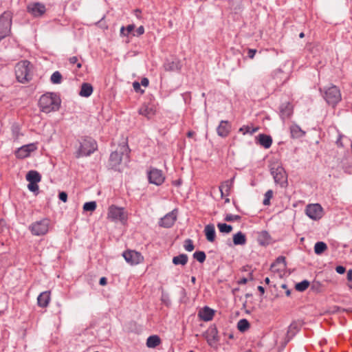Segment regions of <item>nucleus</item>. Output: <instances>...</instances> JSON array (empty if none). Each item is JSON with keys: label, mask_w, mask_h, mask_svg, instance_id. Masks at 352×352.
<instances>
[{"label": "nucleus", "mask_w": 352, "mask_h": 352, "mask_svg": "<svg viewBox=\"0 0 352 352\" xmlns=\"http://www.w3.org/2000/svg\"><path fill=\"white\" fill-rule=\"evenodd\" d=\"M188 261V256L186 254H180L178 256H175L173 258L172 262L175 265H181L184 266L187 264Z\"/></svg>", "instance_id": "nucleus-31"}, {"label": "nucleus", "mask_w": 352, "mask_h": 352, "mask_svg": "<svg viewBox=\"0 0 352 352\" xmlns=\"http://www.w3.org/2000/svg\"><path fill=\"white\" fill-rule=\"evenodd\" d=\"M161 343V339L158 336H150L146 340V346L148 348H155Z\"/></svg>", "instance_id": "nucleus-32"}, {"label": "nucleus", "mask_w": 352, "mask_h": 352, "mask_svg": "<svg viewBox=\"0 0 352 352\" xmlns=\"http://www.w3.org/2000/svg\"><path fill=\"white\" fill-rule=\"evenodd\" d=\"M28 145L32 146H32L31 147L28 146V148H27V150H28L29 155H30V153L32 151H35L36 149V146L34 144H33V143L32 144H29Z\"/></svg>", "instance_id": "nucleus-55"}, {"label": "nucleus", "mask_w": 352, "mask_h": 352, "mask_svg": "<svg viewBox=\"0 0 352 352\" xmlns=\"http://www.w3.org/2000/svg\"><path fill=\"white\" fill-rule=\"evenodd\" d=\"M58 198L60 201L63 202H66L67 201V192L62 191L58 194Z\"/></svg>", "instance_id": "nucleus-51"}, {"label": "nucleus", "mask_w": 352, "mask_h": 352, "mask_svg": "<svg viewBox=\"0 0 352 352\" xmlns=\"http://www.w3.org/2000/svg\"><path fill=\"white\" fill-rule=\"evenodd\" d=\"M184 248L186 251L192 252L195 248L192 240L190 239H186L184 241Z\"/></svg>", "instance_id": "nucleus-45"}, {"label": "nucleus", "mask_w": 352, "mask_h": 352, "mask_svg": "<svg viewBox=\"0 0 352 352\" xmlns=\"http://www.w3.org/2000/svg\"><path fill=\"white\" fill-rule=\"evenodd\" d=\"M219 341L218 336V330L215 325H211L207 331V342L210 346H213L214 344Z\"/></svg>", "instance_id": "nucleus-16"}, {"label": "nucleus", "mask_w": 352, "mask_h": 352, "mask_svg": "<svg viewBox=\"0 0 352 352\" xmlns=\"http://www.w3.org/2000/svg\"><path fill=\"white\" fill-rule=\"evenodd\" d=\"M336 271L339 274H343L346 272V268L342 265H338L336 267Z\"/></svg>", "instance_id": "nucleus-52"}, {"label": "nucleus", "mask_w": 352, "mask_h": 352, "mask_svg": "<svg viewBox=\"0 0 352 352\" xmlns=\"http://www.w3.org/2000/svg\"><path fill=\"white\" fill-rule=\"evenodd\" d=\"M271 174L273 175L276 184H280L282 187L285 186V184H287L286 173L282 166L272 167L271 168Z\"/></svg>", "instance_id": "nucleus-10"}, {"label": "nucleus", "mask_w": 352, "mask_h": 352, "mask_svg": "<svg viewBox=\"0 0 352 352\" xmlns=\"http://www.w3.org/2000/svg\"><path fill=\"white\" fill-rule=\"evenodd\" d=\"M250 327V324L247 319H241L237 323V329L240 332H245Z\"/></svg>", "instance_id": "nucleus-36"}, {"label": "nucleus", "mask_w": 352, "mask_h": 352, "mask_svg": "<svg viewBox=\"0 0 352 352\" xmlns=\"http://www.w3.org/2000/svg\"><path fill=\"white\" fill-rule=\"evenodd\" d=\"M139 114L146 117L150 119L155 114L154 107L149 104H144L138 110Z\"/></svg>", "instance_id": "nucleus-23"}, {"label": "nucleus", "mask_w": 352, "mask_h": 352, "mask_svg": "<svg viewBox=\"0 0 352 352\" xmlns=\"http://www.w3.org/2000/svg\"><path fill=\"white\" fill-rule=\"evenodd\" d=\"M300 324L296 321H293L288 327L287 336H286V342L290 341L291 339L298 332L300 328Z\"/></svg>", "instance_id": "nucleus-21"}, {"label": "nucleus", "mask_w": 352, "mask_h": 352, "mask_svg": "<svg viewBox=\"0 0 352 352\" xmlns=\"http://www.w3.org/2000/svg\"><path fill=\"white\" fill-rule=\"evenodd\" d=\"M148 179L151 184L160 186L164 183L165 177L161 170L156 168H151L148 172Z\"/></svg>", "instance_id": "nucleus-9"}, {"label": "nucleus", "mask_w": 352, "mask_h": 352, "mask_svg": "<svg viewBox=\"0 0 352 352\" xmlns=\"http://www.w3.org/2000/svg\"><path fill=\"white\" fill-rule=\"evenodd\" d=\"M148 83H149V80L147 78H142L141 80V85L144 86V87H147L148 85Z\"/></svg>", "instance_id": "nucleus-54"}, {"label": "nucleus", "mask_w": 352, "mask_h": 352, "mask_svg": "<svg viewBox=\"0 0 352 352\" xmlns=\"http://www.w3.org/2000/svg\"><path fill=\"white\" fill-rule=\"evenodd\" d=\"M258 290L260 292L261 294H263L265 293V288L263 286H258Z\"/></svg>", "instance_id": "nucleus-60"}, {"label": "nucleus", "mask_w": 352, "mask_h": 352, "mask_svg": "<svg viewBox=\"0 0 352 352\" xmlns=\"http://www.w3.org/2000/svg\"><path fill=\"white\" fill-rule=\"evenodd\" d=\"M97 207L96 202L94 201H88L84 204L83 210L85 211L93 212L96 210Z\"/></svg>", "instance_id": "nucleus-42"}, {"label": "nucleus", "mask_w": 352, "mask_h": 352, "mask_svg": "<svg viewBox=\"0 0 352 352\" xmlns=\"http://www.w3.org/2000/svg\"><path fill=\"white\" fill-rule=\"evenodd\" d=\"M60 104L61 100L60 96L53 92H47L43 94L38 100V106L41 111L46 113L58 111Z\"/></svg>", "instance_id": "nucleus-2"}, {"label": "nucleus", "mask_w": 352, "mask_h": 352, "mask_svg": "<svg viewBox=\"0 0 352 352\" xmlns=\"http://www.w3.org/2000/svg\"><path fill=\"white\" fill-rule=\"evenodd\" d=\"M122 256L125 261L131 265H138L144 259L142 254L135 250H126L123 252Z\"/></svg>", "instance_id": "nucleus-12"}, {"label": "nucleus", "mask_w": 352, "mask_h": 352, "mask_svg": "<svg viewBox=\"0 0 352 352\" xmlns=\"http://www.w3.org/2000/svg\"><path fill=\"white\" fill-rule=\"evenodd\" d=\"M25 178L29 183H38L41 180V175L38 171L32 170L28 172Z\"/></svg>", "instance_id": "nucleus-28"}, {"label": "nucleus", "mask_w": 352, "mask_h": 352, "mask_svg": "<svg viewBox=\"0 0 352 352\" xmlns=\"http://www.w3.org/2000/svg\"><path fill=\"white\" fill-rule=\"evenodd\" d=\"M214 316V311L208 306H205L203 309L199 311V318L205 322H208L212 320Z\"/></svg>", "instance_id": "nucleus-18"}, {"label": "nucleus", "mask_w": 352, "mask_h": 352, "mask_svg": "<svg viewBox=\"0 0 352 352\" xmlns=\"http://www.w3.org/2000/svg\"><path fill=\"white\" fill-rule=\"evenodd\" d=\"M290 294H291V290L290 289H287V291H286L287 296H289Z\"/></svg>", "instance_id": "nucleus-63"}, {"label": "nucleus", "mask_w": 352, "mask_h": 352, "mask_svg": "<svg viewBox=\"0 0 352 352\" xmlns=\"http://www.w3.org/2000/svg\"><path fill=\"white\" fill-rule=\"evenodd\" d=\"M93 86L88 82H83L80 87L79 95L82 97H89L93 93Z\"/></svg>", "instance_id": "nucleus-29"}, {"label": "nucleus", "mask_w": 352, "mask_h": 352, "mask_svg": "<svg viewBox=\"0 0 352 352\" xmlns=\"http://www.w3.org/2000/svg\"><path fill=\"white\" fill-rule=\"evenodd\" d=\"M49 226L50 220L44 218L31 223L29 226V230L34 236H43L47 233Z\"/></svg>", "instance_id": "nucleus-8"}, {"label": "nucleus", "mask_w": 352, "mask_h": 352, "mask_svg": "<svg viewBox=\"0 0 352 352\" xmlns=\"http://www.w3.org/2000/svg\"><path fill=\"white\" fill-rule=\"evenodd\" d=\"M28 188L30 191L34 192L35 195L38 194V183H29L28 184Z\"/></svg>", "instance_id": "nucleus-47"}, {"label": "nucleus", "mask_w": 352, "mask_h": 352, "mask_svg": "<svg viewBox=\"0 0 352 352\" xmlns=\"http://www.w3.org/2000/svg\"><path fill=\"white\" fill-rule=\"evenodd\" d=\"M319 90L326 102L332 107H335L342 100L340 90L336 85L320 88Z\"/></svg>", "instance_id": "nucleus-3"}, {"label": "nucleus", "mask_w": 352, "mask_h": 352, "mask_svg": "<svg viewBox=\"0 0 352 352\" xmlns=\"http://www.w3.org/2000/svg\"><path fill=\"white\" fill-rule=\"evenodd\" d=\"M140 85L141 84L138 81L133 82V87L136 92L144 93V90L141 89Z\"/></svg>", "instance_id": "nucleus-50"}, {"label": "nucleus", "mask_w": 352, "mask_h": 352, "mask_svg": "<svg viewBox=\"0 0 352 352\" xmlns=\"http://www.w3.org/2000/svg\"><path fill=\"white\" fill-rule=\"evenodd\" d=\"M234 180V177L232 179L226 180L223 182L219 187V191L221 192V196L223 197L224 196V190L226 191V195H229L230 188H232Z\"/></svg>", "instance_id": "nucleus-26"}, {"label": "nucleus", "mask_w": 352, "mask_h": 352, "mask_svg": "<svg viewBox=\"0 0 352 352\" xmlns=\"http://www.w3.org/2000/svg\"><path fill=\"white\" fill-rule=\"evenodd\" d=\"M327 249V244L323 241H318L315 243L314 252L316 254L320 255Z\"/></svg>", "instance_id": "nucleus-34"}, {"label": "nucleus", "mask_w": 352, "mask_h": 352, "mask_svg": "<svg viewBox=\"0 0 352 352\" xmlns=\"http://www.w3.org/2000/svg\"><path fill=\"white\" fill-rule=\"evenodd\" d=\"M195 281H196V278L195 276H192L191 277V282L192 283H195Z\"/></svg>", "instance_id": "nucleus-64"}, {"label": "nucleus", "mask_w": 352, "mask_h": 352, "mask_svg": "<svg viewBox=\"0 0 352 352\" xmlns=\"http://www.w3.org/2000/svg\"><path fill=\"white\" fill-rule=\"evenodd\" d=\"M204 233L206 239L209 242H213L215 240L216 232L214 226L212 223L208 224L205 226Z\"/></svg>", "instance_id": "nucleus-25"}, {"label": "nucleus", "mask_w": 352, "mask_h": 352, "mask_svg": "<svg viewBox=\"0 0 352 352\" xmlns=\"http://www.w3.org/2000/svg\"><path fill=\"white\" fill-rule=\"evenodd\" d=\"M248 279L247 278H242L240 280H238L239 285H245L248 283Z\"/></svg>", "instance_id": "nucleus-57"}, {"label": "nucleus", "mask_w": 352, "mask_h": 352, "mask_svg": "<svg viewBox=\"0 0 352 352\" xmlns=\"http://www.w3.org/2000/svg\"><path fill=\"white\" fill-rule=\"evenodd\" d=\"M27 10L34 17H39L45 14L46 8L44 4L36 2L28 4L27 6Z\"/></svg>", "instance_id": "nucleus-14"}, {"label": "nucleus", "mask_w": 352, "mask_h": 352, "mask_svg": "<svg viewBox=\"0 0 352 352\" xmlns=\"http://www.w3.org/2000/svg\"><path fill=\"white\" fill-rule=\"evenodd\" d=\"M69 61L71 64H75L78 62V58L76 56L70 57Z\"/></svg>", "instance_id": "nucleus-58"}, {"label": "nucleus", "mask_w": 352, "mask_h": 352, "mask_svg": "<svg viewBox=\"0 0 352 352\" xmlns=\"http://www.w3.org/2000/svg\"><path fill=\"white\" fill-rule=\"evenodd\" d=\"M241 219V217L238 214H227L224 218L226 221H239Z\"/></svg>", "instance_id": "nucleus-44"}, {"label": "nucleus", "mask_w": 352, "mask_h": 352, "mask_svg": "<svg viewBox=\"0 0 352 352\" xmlns=\"http://www.w3.org/2000/svg\"><path fill=\"white\" fill-rule=\"evenodd\" d=\"M107 218L112 221H119L124 224L127 221L128 215L123 207L111 205L108 209Z\"/></svg>", "instance_id": "nucleus-7"}, {"label": "nucleus", "mask_w": 352, "mask_h": 352, "mask_svg": "<svg viewBox=\"0 0 352 352\" xmlns=\"http://www.w3.org/2000/svg\"><path fill=\"white\" fill-rule=\"evenodd\" d=\"M12 137L14 139H17L20 135V128L18 125L14 124L12 126Z\"/></svg>", "instance_id": "nucleus-48"}, {"label": "nucleus", "mask_w": 352, "mask_h": 352, "mask_svg": "<svg viewBox=\"0 0 352 352\" xmlns=\"http://www.w3.org/2000/svg\"><path fill=\"white\" fill-rule=\"evenodd\" d=\"M255 142L265 148H269L272 144V138L269 135L261 133L256 137Z\"/></svg>", "instance_id": "nucleus-17"}, {"label": "nucleus", "mask_w": 352, "mask_h": 352, "mask_svg": "<svg viewBox=\"0 0 352 352\" xmlns=\"http://www.w3.org/2000/svg\"><path fill=\"white\" fill-rule=\"evenodd\" d=\"M305 214L313 220L320 219L322 217V208L319 204H309L306 207Z\"/></svg>", "instance_id": "nucleus-11"}, {"label": "nucleus", "mask_w": 352, "mask_h": 352, "mask_svg": "<svg viewBox=\"0 0 352 352\" xmlns=\"http://www.w3.org/2000/svg\"><path fill=\"white\" fill-rule=\"evenodd\" d=\"M265 283L266 284H269V283H270V278H269L268 277H266V278H265Z\"/></svg>", "instance_id": "nucleus-62"}, {"label": "nucleus", "mask_w": 352, "mask_h": 352, "mask_svg": "<svg viewBox=\"0 0 352 352\" xmlns=\"http://www.w3.org/2000/svg\"><path fill=\"white\" fill-rule=\"evenodd\" d=\"M182 64L178 58L166 59L164 63V69L167 72H179Z\"/></svg>", "instance_id": "nucleus-15"}, {"label": "nucleus", "mask_w": 352, "mask_h": 352, "mask_svg": "<svg viewBox=\"0 0 352 352\" xmlns=\"http://www.w3.org/2000/svg\"><path fill=\"white\" fill-rule=\"evenodd\" d=\"M131 149L129 148L128 144L123 142L120 144L116 151H112L110 154L108 167L110 169L116 171H120V166L122 160H125L127 162L129 161V153Z\"/></svg>", "instance_id": "nucleus-1"}, {"label": "nucleus", "mask_w": 352, "mask_h": 352, "mask_svg": "<svg viewBox=\"0 0 352 352\" xmlns=\"http://www.w3.org/2000/svg\"><path fill=\"white\" fill-rule=\"evenodd\" d=\"M31 147V145H23L19 148L15 152L16 157L19 159H23L27 157H28L29 153L28 150H27V148Z\"/></svg>", "instance_id": "nucleus-33"}, {"label": "nucleus", "mask_w": 352, "mask_h": 352, "mask_svg": "<svg viewBox=\"0 0 352 352\" xmlns=\"http://www.w3.org/2000/svg\"><path fill=\"white\" fill-rule=\"evenodd\" d=\"M98 148L96 141L91 137H85L80 142V147L76 152L77 158L87 157L94 153Z\"/></svg>", "instance_id": "nucleus-4"}, {"label": "nucleus", "mask_w": 352, "mask_h": 352, "mask_svg": "<svg viewBox=\"0 0 352 352\" xmlns=\"http://www.w3.org/2000/svg\"><path fill=\"white\" fill-rule=\"evenodd\" d=\"M217 228L221 233L228 234L232 230V226L226 223H218Z\"/></svg>", "instance_id": "nucleus-38"}, {"label": "nucleus", "mask_w": 352, "mask_h": 352, "mask_svg": "<svg viewBox=\"0 0 352 352\" xmlns=\"http://www.w3.org/2000/svg\"><path fill=\"white\" fill-rule=\"evenodd\" d=\"M50 300V292L45 291L41 293L37 298L38 305L41 307H46Z\"/></svg>", "instance_id": "nucleus-24"}, {"label": "nucleus", "mask_w": 352, "mask_h": 352, "mask_svg": "<svg viewBox=\"0 0 352 352\" xmlns=\"http://www.w3.org/2000/svg\"><path fill=\"white\" fill-rule=\"evenodd\" d=\"M246 242V236L241 231H239L233 235V243L234 245H243Z\"/></svg>", "instance_id": "nucleus-30"}, {"label": "nucleus", "mask_w": 352, "mask_h": 352, "mask_svg": "<svg viewBox=\"0 0 352 352\" xmlns=\"http://www.w3.org/2000/svg\"><path fill=\"white\" fill-rule=\"evenodd\" d=\"M276 264H283V269L286 267V258L283 256H279L275 261V263L272 264L271 267H273Z\"/></svg>", "instance_id": "nucleus-46"}, {"label": "nucleus", "mask_w": 352, "mask_h": 352, "mask_svg": "<svg viewBox=\"0 0 352 352\" xmlns=\"http://www.w3.org/2000/svg\"><path fill=\"white\" fill-rule=\"evenodd\" d=\"M258 243L262 246H267L272 242V239L266 230L261 231L257 238Z\"/></svg>", "instance_id": "nucleus-22"}, {"label": "nucleus", "mask_w": 352, "mask_h": 352, "mask_svg": "<svg viewBox=\"0 0 352 352\" xmlns=\"http://www.w3.org/2000/svg\"><path fill=\"white\" fill-rule=\"evenodd\" d=\"M177 209H174L171 212L167 213L164 217L160 219L159 221L160 226L166 228H171L177 220Z\"/></svg>", "instance_id": "nucleus-13"}, {"label": "nucleus", "mask_w": 352, "mask_h": 352, "mask_svg": "<svg viewBox=\"0 0 352 352\" xmlns=\"http://www.w3.org/2000/svg\"><path fill=\"white\" fill-rule=\"evenodd\" d=\"M135 26L134 24L128 25L126 27L122 26L120 31V36H128L129 34H132Z\"/></svg>", "instance_id": "nucleus-35"}, {"label": "nucleus", "mask_w": 352, "mask_h": 352, "mask_svg": "<svg viewBox=\"0 0 352 352\" xmlns=\"http://www.w3.org/2000/svg\"><path fill=\"white\" fill-rule=\"evenodd\" d=\"M258 130V127H251L248 125H243L239 129V131L243 135L250 134L252 135Z\"/></svg>", "instance_id": "nucleus-37"}, {"label": "nucleus", "mask_w": 352, "mask_h": 352, "mask_svg": "<svg viewBox=\"0 0 352 352\" xmlns=\"http://www.w3.org/2000/svg\"><path fill=\"white\" fill-rule=\"evenodd\" d=\"M256 53V50L254 49H249L248 52V56L250 58H253Z\"/></svg>", "instance_id": "nucleus-53"}, {"label": "nucleus", "mask_w": 352, "mask_h": 352, "mask_svg": "<svg viewBox=\"0 0 352 352\" xmlns=\"http://www.w3.org/2000/svg\"><path fill=\"white\" fill-rule=\"evenodd\" d=\"M195 133L192 131H189L188 133H187V136L188 138H192L194 135H195Z\"/></svg>", "instance_id": "nucleus-61"}, {"label": "nucleus", "mask_w": 352, "mask_h": 352, "mask_svg": "<svg viewBox=\"0 0 352 352\" xmlns=\"http://www.w3.org/2000/svg\"><path fill=\"white\" fill-rule=\"evenodd\" d=\"M289 129H290L291 137L292 138H295V139L300 138L305 135V131H304L296 124H292Z\"/></svg>", "instance_id": "nucleus-27"}, {"label": "nucleus", "mask_w": 352, "mask_h": 352, "mask_svg": "<svg viewBox=\"0 0 352 352\" xmlns=\"http://www.w3.org/2000/svg\"><path fill=\"white\" fill-rule=\"evenodd\" d=\"M264 196H265V197H264V199L263 201V204L264 206H269L270 204V199L273 197V190H268L265 193Z\"/></svg>", "instance_id": "nucleus-43"}, {"label": "nucleus", "mask_w": 352, "mask_h": 352, "mask_svg": "<svg viewBox=\"0 0 352 352\" xmlns=\"http://www.w3.org/2000/svg\"><path fill=\"white\" fill-rule=\"evenodd\" d=\"M310 283L307 280H303L295 285V289L298 292L305 291L309 286Z\"/></svg>", "instance_id": "nucleus-39"}, {"label": "nucleus", "mask_w": 352, "mask_h": 352, "mask_svg": "<svg viewBox=\"0 0 352 352\" xmlns=\"http://www.w3.org/2000/svg\"><path fill=\"white\" fill-rule=\"evenodd\" d=\"M279 110L280 116L283 120L289 118L293 113V107L289 102L281 104Z\"/></svg>", "instance_id": "nucleus-19"}, {"label": "nucleus", "mask_w": 352, "mask_h": 352, "mask_svg": "<svg viewBox=\"0 0 352 352\" xmlns=\"http://www.w3.org/2000/svg\"><path fill=\"white\" fill-rule=\"evenodd\" d=\"M346 278L349 281H352V270H349L347 272V277Z\"/></svg>", "instance_id": "nucleus-59"}, {"label": "nucleus", "mask_w": 352, "mask_h": 352, "mask_svg": "<svg viewBox=\"0 0 352 352\" xmlns=\"http://www.w3.org/2000/svg\"><path fill=\"white\" fill-rule=\"evenodd\" d=\"M231 126L228 121L221 120L217 128V133L218 135L226 138L230 133Z\"/></svg>", "instance_id": "nucleus-20"}, {"label": "nucleus", "mask_w": 352, "mask_h": 352, "mask_svg": "<svg viewBox=\"0 0 352 352\" xmlns=\"http://www.w3.org/2000/svg\"><path fill=\"white\" fill-rule=\"evenodd\" d=\"M31 63L28 60H22L15 66V75L17 80L21 83L29 82L32 79L30 74Z\"/></svg>", "instance_id": "nucleus-5"}, {"label": "nucleus", "mask_w": 352, "mask_h": 352, "mask_svg": "<svg viewBox=\"0 0 352 352\" xmlns=\"http://www.w3.org/2000/svg\"><path fill=\"white\" fill-rule=\"evenodd\" d=\"M107 283V279L105 278V277H102L100 278V280H99V284L100 285H106Z\"/></svg>", "instance_id": "nucleus-56"}, {"label": "nucleus", "mask_w": 352, "mask_h": 352, "mask_svg": "<svg viewBox=\"0 0 352 352\" xmlns=\"http://www.w3.org/2000/svg\"><path fill=\"white\" fill-rule=\"evenodd\" d=\"M192 256L201 263H203L206 258V253L204 251H196L193 253Z\"/></svg>", "instance_id": "nucleus-40"}, {"label": "nucleus", "mask_w": 352, "mask_h": 352, "mask_svg": "<svg viewBox=\"0 0 352 352\" xmlns=\"http://www.w3.org/2000/svg\"><path fill=\"white\" fill-rule=\"evenodd\" d=\"M12 14L9 11L4 12L0 16V41L10 35L11 32Z\"/></svg>", "instance_id": "nucleus-6"}, {"label": "nucleus", "mask_w": 352, "mask_h": 352, "mask_svg": "<svg viewBox=\"0 0 352 352\" xmlns=\"http://www.w3.org/2000/svg\"><path fill=\"white\" fill-rule=\"evenodd\" d=\"M144 33V28L141 25L137 28V30L133 32L132 35L134 36H139L142 35Z\"/></svg>", "instance_id": "nucleus-49"}, {"label": "nucleus", "mask_w": 352, "mask_h": 352, "mask_svg": "<svg viewBox=\"0 0 352 352\" xmlns=\"http://www.w3.org/2000/svg\"><path fill=\"white\" fill-rule=\"evenodd\" d=\"M62 78V74L58 71H56L52 74L50 80L53 84H60Z\"/></svg>", "instance_id": "nucleus-41"}]
</instances>
